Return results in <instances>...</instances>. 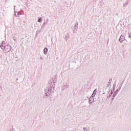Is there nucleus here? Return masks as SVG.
<instances>
[{
  "label": "nucleus",
  "mask_w": 131,
  "mask_h": 131,
  "mask_svg": "<svg viewBox=\"0 0 131 131\" xmlns=\"http://www.w3.org/2000/svg\"><path fill=\"white\" fill-rule=\"evenodd\" d=\"M6 45V42L3 41L2 44L0 45V47L2 50H4V53H9L10 51H12V46L10 45Z\"/></svg>",
  "instance_id": "nucleus-1"
},
{
  "label": "nucleus",
  "mask_w": 131,
  "mask_h": 131,
  "mask_svg": "<svg viewBox=\"0 0 131 131\" xmlns=\"http://www.w3.org/2000/svg\"><path fill=\"white\" fill-rule=\"evenodd\" d=\"M51 93H52V90L51 88H47L45 90V95L46 97H50V95H51Z\"/></svg>",
  "instance_id": "nucleus-2"
},
{
  "label": "nucleus",
  "mask_w": 131,
  "mask_h": 131,
  "mask_svg": "<svg viewBox=\"0 0 131 131\" xmlns=\"http://www.w3.org/2000/svg\"><path fill=\"white\" fill-rule=\"evenodd\" d=\"M94 102H95V101H94V97L91 96L89 100V103L91 105V104H93Z\"/></svg>",
  "instance_id": "nucleus-3"
},
{
  "label": "nucleus",
  "mask_w": 131,
  "mask_h": 131,
  "mask_svg": "<svg viewBox=\"0 0 131 131\" xmlns=\"http://www.w3.org/2000/svg\"><path fill=\"white\" fill-rule=\"evenodd\" d=\"M125 39L124 35H121L119 38L120 42H122Z\"/></svg>",
  "instance_id": "nucleus-4"
},
{
  "label": "nucleus",
  "mask_w": 131,
  "mask_h": 131,
  "mask_svg": "<svg viewBox=\"0 0 131 131\" xmlns=\"http://www.w3.org/2000/svg\"><path fill=\"white\" fill-rule=\"evenodd\" d=\"M76 29H77V25H75L74 27L72 28L73 32L74 33H75V31H76Z\"/></svg>",
  "instance_id": "nucleus-5"
},
{
  "label": "nucleus",
  "mask_w": 131,
  "mask_h": 131,
  "mask_svg": "<svg viewBox=\"0 0 131 131\" xmlns=\"http://www.w3.org/2000/svg\"><path fill=\"white\" fill-rule=\"evenodd\" d=\"M69 87V86L67 84H66L62 87V90H67V89H68Z\"/></svg>",
  "instance_id": "nucleus-6"
},
{
  "label": "nucleus",
  "mask_w": 131,
  "mask_h": 131,
  "mask_svg": "<svg viewBox=\"0 0 131 131\" xmlns=\"http://www.w3.org/2000/svg\"><path fill=\"white\" fill-rule=\"evenodd\" d=\"M97 94V89H95L94 91H93V94L92 95L91 97H92L93 98H94L96 95Z\"/></svg>",
  "instance_id": "nucleus-7"
},
{
  "label": "nucleus",
  "mask_w": 131,
  "mask_h": 131,
  "mask_svg": "<svg viewBox=\"0 0 131 131\" xmlns=\"http://www.w3.org/2000/svg\"><path fill=\"white\" fill-rule=\"evenodd\" d=\"M19 14L20 12L14 11V16H15V17H19Z\"/></svg>",
  "instance_id": "nucleus-8"
},
{
  "label": "nucleus",
  "mask_w": 131,
  "mask_h": 131,
  "mask_svg": "<svg viewBox=\"0 0 131 131\" xmlns=\"http://www.w3.org/2000/svg\"><path fill=\"white\" fill-rule=\"evenodd\" d=\"M47 53H48V48H46L43 50V53L45 55H47Z\"/></svg>",
  "instance_id": "nucleus-9"
},
{
  "label": "nucleus",
  "mask_w": 131,
  "mask_h": 131,
  "mask_svg": "<svg viewBox=\"0 0 131 131\" xmlns=\"http://www.w3.org/2000/svg\"><path fill=\"white\" fill-rule=\"evenodd\" d=\"M12 39L14 41H17V37H16V36H13Z\"/></svg>",
  "instance_id": "nucleus-10"
},
{
  "label": "nucleus",
  "mask_w": 131,
  "mask_h": 131,
  "mask_svg": "<svg viewBox=\"0 0 131 131\" xmlns=\"http://www.w3.org/2000/svg\"><path fill=\"white\" fill-rule=\"evenodd\" d=\"M42 21V17H40V18L38 19V22H39V23H41Z\"/></svg>",
  "instance_id": "nucleus-11"
},
{
  "label": "nucleus",
  "mask_w": 131,
  "mask_h": 131,
  "mask_svg": "<svg viewBox=\"0 0 131 131\" xmlns=\"http://www.w3.org/2000/svg\"><path fill=\"white\" fill-rule=\"evenodd\" d=\"M83 130H84V131H88V129H86V128H85V127H83Z\"/></svg>",
  "instance_id": "nucleus-12"
},
{
  "label": "nucleus",
  "mask_w": 131,
  "mask_h": 131,
  "mask_svg": "<svg viewBox=\"0 0 131 131\" xmlns=\"http://www.w3.org/2000/svg\"><path fill=\"white\" fill-rule=\"evenodd\" d=\"M115 94L116 95H117V94H118V90H116V92H115Z\"/></svg>",
  "instance_id": "nucleus-13"
},
{
  "label": "nucleus",
  "mask_w": 131,
  "mask_h": 131,
  "mask_svg": "<svg viewBox=\"0 0 131 131\" xmlns=\"http://www.w3.org/2000/svg\"><path fill=\"white\" fill-rule=\"evenodd\" d=\"M40 60H43V57H42V56H41L40 57Z\"/></svg>",
  "instance_id": "nucleus-14"
},
{
  "label": "nucleus",
  "mask_w": 131,
  "mask_h": 131,
  "mask_svg": "<svg viewBox=\"0 0 131 131\" xmlns=\"http://www.w3.org/2000/svg\"><path fill=\"white\" fill-rule=\"evenodd\" d=\"M110 82H108V84H107V86H110Z\"/></svg>",
  "instance_id": "nucleus-15"
},
{
  "label": "nucleus",
  "mask_w": 131,
  "mask_h": 131,
  "mask_svg": "<svg viewBox=\"0 0 131 131\" xmlns=\"http://www.w3.org/2000/svg\"><path fill=\"white\" fill-rule=\"evenodd\" d=\"M128 37L129 38H131V36H130V35H128Z\"/></svg>",
  "instance_id": "nucleus-16"
},
{
  "label": "nucleus",
  "mask_w": 131,
  "mask_h": 131,
  "mask_svg": "<svg viewBox=\"0 0 131 131\" xmlns=\"http://www.w3.org/2000/svg\"><path fill=\"white\" fill-rule=\"evenodd\" d=\"M114 96H116V94L115 93H114Z\"/></svg>",
  "instance_id": "nucleus-17"
},
{
  "label": "nucleus",
  "mask_w": 131,
  "mask_h": 131,
  "mask_svg": "<svg viewBox=\"0 0 131 131\" xmlns=\"http://www.w3.org/2000/svg\"><path fill=\"white\" fill-rule=\"evenodd\" d=\"M16 80H18V78L16 79Z\"/></svg>",
  "instance_id": "nucleus-18"
}]
</instances>
